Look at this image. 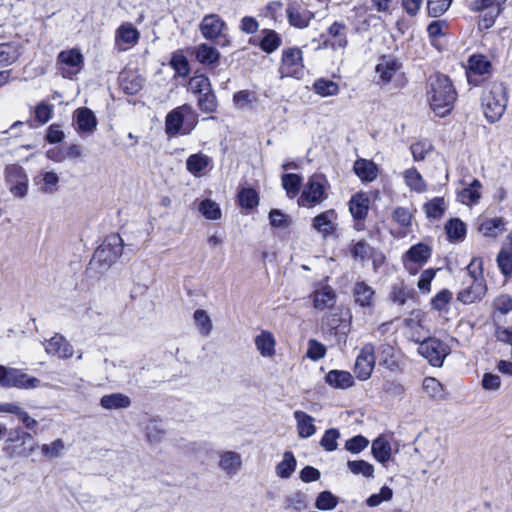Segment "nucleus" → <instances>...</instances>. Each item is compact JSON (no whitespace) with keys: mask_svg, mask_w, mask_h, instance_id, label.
Returning a JSON list of instances; mask_svg holds the SVG:
<instances>
[{"mask_svg":"<svg viewBox=\"0 0 512 512\" xmlns=\"http://www.w3.org/2000/svg\"><path fill=\"white\" fill-rule=\"evenodd\" d=\"M74 118L77 130L81 133H92L97 128V118L94 112L87 107L78 108L75 111Z\"/></svg>","mask_w":512,"mask_h":512,"instance_id":"21","label":"nucleus"},{"mask_svg":"<svg viewBox=\"0 0 512 512\" xmlns=\"http://www.w3.org/2000/svg\"><path fill=\"white\" fill-rule=\"evenodd\" d=\"M200 213L209 220H218L221 218V209L219 205L211 199H204L199 204Z\"/></svg>","mask_w":512,"mask_h":512,"instance_id":"53","label":"nucleus"},{"mask_svg":"<svg viewBox=\"0 0 512 512\" xmlns=\"http://www.w3.org/2000/svg\"><path fill=\"white\" fill-rule=\"evenodd\" d=\"M371 452L379 463H386L391 457V445L383 437H378L372 442Z\"/></svg>","mask_w":512,"mask_h":512,"instance_id":"38","label":"nucleus"},{"mask_svg":"<svg viewBox=\"0 0 512 512\" xmlns=\"http://www.w3.org/2000/svg\"><path fill=\"white\" fill-rule=\"evenodd\" d=\"M197 107L206 114H212L217 111L218 100L213 89L198 95Z\"/></svg>","mask_w":512,"mask_h":512,"instance_id":"43","label":"nucleus"},{"mask_svg":"<svg viewBox=\"0 0 512 512\" xmlns=\"http://www.w3.org/2000/svg\"><path fill=\"white\" fill-rule=\"evenodd\" d=\"M190 87L192 93L197 95H201L213 89L210 79L204 74L193 76L190 79Z\"/></svg>","mask_w":512,"mask_h":512,"instance_id":"58","label":"nucleus"},{"mask_svg":"<svg viewBox=\"0 0 512 512\" xmlns=\"http://www.w3.org/2000/svg\"><path fill=\"white\" fill-rule=\"evenodd\" d=\"M354 302L363 309L374 307L375 290L365 281H357L352 290Z\"/></svg>","mask_w":512,"mask_h":512,"instance_id":"17","label":"nucleus"},{"mask_svg":"<svg viewBox=\"0 0 512 512\" xmlns=\"http://www.w3.org/2000/svg\"><path fill=\"white\" fill-rule=\"evenodd\" d=\"M401 66V62L395 58H384L382 62L376 65L375 71L379 75L380 82L386 85L391 82L393 76Z\"/></svg>","mask_w":512,"mask_h":512,"instance_id":"26","label":"nucleus"},{"mask_svg":"<svg viewBox=\"0 0 512 512\" xmlns=\"http://www.w3.org/2000/svg\"><path fill=\"white\" fill-rule=\"evenodd\" d=\"M375 356L379 360V364L387 369L394 371L398 368V363L394 355V347L390 344L383 343L377 348L375 347Z\"/></svg>","mask_w":512,"mask_h":512,"instance_id":"29","label":"nucleus"},{"mask_svg":"<svg viewBox=\"0 0 512 512\" xmlns=\"http://www.w3.org/2000/svg\"><path fill=\"white\" fill-rule=\"evenodd\" d=\"M195 56L196 60L202 65H216L221 54L215 47L207 43H201L196 47Z\"/></svg>","mask_w":512,"mask_h":512,"instance_id":"28","label":"nucleus"},{"mask_svg":"<svg viewBox=\"0 0 512 512\" xmlns=\"http://www.w3.org/2000/svg\"><path fill=\"white\" fill-rule=\"evenodd\" d=\"M422 387L430 399L435 401H442L446 399L444 387L436 378L425 377L423 379Z\"/></svg>","mask_w":512,"mask_h":512,"instance_id":"36","label":"nucleus"},{"mask_svg":"<svg viewBox=\"0 0 512 512\" xmlns=\"http://www.w3.org/2000/svg\"><path fill=\"white\" fill-rule=\"evenodd\" d=\"M491 62L484 55H471L468 59L467 77L473 83V76H482L490 72Z\"/></svg>","mask_w":512,"mask_h":512,"instance_id":"23","label":"nucleus"},{"mask_svg":"<svg viewBox=\"0 0 512 512\" xmlns=\"http://www.w3.org/2000/svg\"><path fill=\"white\" fill-rule=\"evenodd\" d=\"M375 346L371 343L365 344L356 358L354 373L356 377L365 381L370 378L375 366Z\"/></svg>","mask_w":512,"mask_h":512,"instance_id":"9","label":"nucleus"},{"mask_svg":"<svg viewBox=\"0 0 512 512\" xmlns=\"http://www.w3.org/2000/svg\"><path fill=\"white\" fill-rule=\"evenodd\" d=\"M325 382L335 389H348L354 385V378L348 371L333 369L326 374Z\"/></svg>","mask_w":512,"mask_h":512,"instance_id":"25","label":"nucleus"},{"mask_svg":"<svg viewBox=\"0 0 512 512\" xmlns=\"http://www.w3.org/2000/svg\"><path fill=\"white\" fill-rule=\"evenodd\" d=\"M169 65L179 77H187L190 73V63L187 57L179 51L172 54Z\"/></svg>","mask_w":512,"mask_h":512,"instance_id":"45","label":"nucleus"},{"mask_svg":"<svg viewBox=\"0 0 512 512\" xmlns=\"http://www.w3.org/2000/svg\"><path fill=\"white\" fill-rule=\"evenodd\" d=\"M198 124V114L190 104H183L169 111L165 117V133L168 138L189 135Z\"/></svg>","mask_w":512,"mask_h":512,"instance_id":"2","label":"nucleus"},{"mask_svg":"<svg viewBox=\"0 0 512 512\" xmlns=\"http://www.w3.org/2000/svg\"><path fill=\"white\" fill-rule=\"evenodd\" d=\"M445 209V200L443 197H435L423 206L426 216L432 219L441 218Z\"/></svg>","mask_w":512,"mask_h":512,"instance_id":"48","label":"nucleus"},{"mask_svg":"<svg viewBox=\"0 0 512 512\" xmlns=\"http://www.w3.org/2000/svg\"><path fill=\"white\" fill-rule=\"evenodd\" d=\"M370 208V199L363 193L358 192L349 200V211L355 221H363L366 219Z\"/></svg>","mask_w":512,"mask_h":512,"instance_id":"20","label":"nucleus"},{"mask_svg":"<svg viewBox=\"0 0 512 512\" xmlns=\"http://www.w3.org/2000/svg\"><path fill=\"white\" fill-rule=\"evenodd\" d=\"M507 102V88L502 82H493L488 90L483 91L481 105L489 123H495L501 118Z\"/></svg>","mask_w":512,"mask_h":512,"instance_id":"3","label":"nucleus"},{"mask_svg":"<svg viewBox=\"0 0 512 512\" xmlns=\"http://www.w3.org/2000/svg\"><path fill=\"white\" fill-rule=\"evenodd\" d=\"M353 171L362 182H372L377 178L379 169L372 160L359 158L354 162Z\"/></svg>","mask_w":512,"mask_h":512,"instance_id":"24","label":"nucleus"},{"mask_svg":"<svg viewBox=\"0 0 512 512\" xmlns=\"http://www.w3.org/2000/svg\"><path fill=\"white\" fill-rule=\"evenodd\" d=\"M286 15L289 24L298 29L307 28L314 18V14L311 11L303 8L297 2L288 5Z\"/></svg>","mask_w":512,"mask_h":512,"instance_id":"16","label":"nucleus"},{"mask_svg":"<svg viewBox=\"0 0 512 512\" xmlns=\"http://www.w3.org/2000/svg\"><path fill=\"white\" fill-rule=\"evenodd\" d=\"M405 181L407 185L417 191L422 192L425 189V184L421 174L416 169H408L404 173Z\"/></svg>","mask_w":512,"mask_h":512,"instance_id":"64","label":"nucleus"},{"mask_svg":"<svg viewBox=\"0 0 512 512\" xmlns=\"http://www.w3.org/2000/svg\"><path fill=\"white\" fill-rule=\"evenodd\" d=\"M241 456L237 452L227 451L220 457V467L228 474H235L241 467Z\"/></svg>","mask_w":512,"mask_h":512,"instance_id":"40","label":"nucleus"},{"mask_svg":"<svg viewBox=\"0 0 512 512\" xmlns=\"http://www.w3.org/2000/svg\"><path fill=\"white\" fill-rule=\"evenodd\" d=\"M392 219L400 226L409 228L412 225L413 212L407 207L399 206L394 209Z\"/></svg>","mask_w":512,"mask_h":512,"instance_id":"62","label":"nucleus"},{"mask_svg":"<svg viewBox=\"0 0 512 512\" xmlns=\"http://www.w3.org/2000/svg\"><path fill=\"white\" fill-rule=\"evenodd\" d=\"M35 181L38 185H41V191L45 193H53L56 191L59 176L53 171L43 172L39 177L35 178Z\"/></svg>","mask_w":512,"mask_h":512,"instance_id":"49","label":"nucleus"},{"mask_svg":"<svg viewBox=\"0 0 512 512\" xmlns=\"http://www.w3.org/2000/svg\"><path fill=\"white\" fill-rule=\"evenodd\" d=\"M467 287L457 293V300L465 305L480 301L487 292V286L484 279L469 280Z\"/></svg>","mask_w":512,"mask_h":512,"instance_id":"14","label":"nucleus"},{"mask_svg":"<svg viewBox=\"0 0 512 512\" xmlns=\"http://www.w3.org/2000/svg\"><path fill=\"white\" fill-rule=\"evenodd\" d=\"M482 187L478 179H473L471 184L459 192V197L463 203L476 204L481 198L479 189Z\"/></svg>","mask_w":512,"mask_h":512,"instance_id":"47","label":"nucleus"},{"mask_svg":"<svg viewBox=\"0 0 512 512\" xmlns=\"http://www.w3.org/2000/svg\"><path fill=\"white\" fill-rule=\"evenodd\" d=\"M350 252L352 258L364 261L370 255H372L374 248H372L364 239H362L353 244Z\"/></svg>","mask_w":512,"mask_h":512,"instance_id":"63","label":"nucleus"},{"mask_svg":"<svg viewBox=\"0 0 512 512\" xmlns=\"http://www.w3.org/2000/svg\"><path fill=\"white\" fill-rule=\"evenodd\" d=\"M313 90L316 94L322 97H329L335 96L339 93V86L332 80L319 78L315 80Z\"/></svg>","mask_w":512,"mask_h":512,"instance_id":"46","label":"nucleus"},{"mask_svg":"<svg viewBox=\"0 0 512 512\" xmlns=\"http://www.w3.org/2000/svg\"><path fill=\"white\" fill-rule=\"evenodd\" d=\"M123 251V240L119 234L108 235L102 244L95 250L91 264H99L101 269L110 268Z\"/></svg>","mask_w":512,"mask_h":512,"instance_id":"5","label":"nucleus"},{"mask_svg":"<svg viewBox=\"0 0 512 512\" xmlns=\"http://www.w3.org/2000/svg\"><path fill=\"white\" fill-rule=\"evenodd\" d=\"M5 180L14 197L24 198L28 193V175L19 164H10L5 168Z\"/></svg>","mask_w":512,"mask_h":512,"instance_id":"8","label":"nucleus"},{"mask_svg":"<svg viewBox=\"0 0 512 512\" xmlns=\"http://www.w3.org/2000/svg\"><path fill=\"white\" fill-rule=\"evenodd\" d=\"M249 43L259 46L266 54H272L281 46L282 38L275 30L265 28L261 30L260 38L251 37Z\"/></svg>","mask_w":512,"mask_h":512,"instance_id":"15","label":"nucleus"},{"mask_svg":"<svg viewBox=\"0 0 512 512\" xmlns=\"http://www.w3.org/2000/svg\"><path fill=\"white\" fill-rule=\"evenodd\" d=\"M297 422V430L300 438L306 439L313 436L316 432L314 418L304 411L296 410L293 413Z\"/></svg>","mask_w":512,"mask_h":512,"instance_id":"27","label":"nucleus"},{"mask_svg":"<svg viewBox=\"0 0 512 512\" xmlns=\"http://www.w3.org/2000/svg\"><path fill=\"white\" fill-rule=\"evenodd\" d=\"M40 379L30 376L21 369L0 365V386L9 389L29 390L38 388Z\"/></svg>","mask_w":512,"mask_h":512,"instance_id":"7","label":"nucleus"},{"mask_svg":"<svg viewBox=\"0 0 512 512\" xmlns=\"http://www.w3.org/2000/svg\"><path fill=\"white\" fill-rule=\"evenodd\" d=\"M38 448L33 436L21 428L10 430L4 451L10 458L28 457Z\"/></svg>","mask_w":512,"mask_h":512,"instance_id":"6","label":"nucleus"},{"mask_svg":"<svg viewBox=\"0 0 512 512\" xmlns=\"http://www.w3.org/2000/svg\"><path fill=\"white\" fill-rule=\"evenodd\" d=\"M432 248L425 243H417L412 245L402 256L403 265L410 273H417L418 269L413 268V264L418 266L425 265L430 259Z\"/></svg>","mask_w":512,"mask_h":512,"instance_id":"10","label":"nucleus"},{"mask_svg":"<svg viewBox=\"0 0 512 512\" xmlns=\"http://www.w3.org/2000/svg\"><path fill=\"white\" fill-rule=\"evenodd\" d=\"M193 318L202 335L207 336L211 333L213 326L207 311L197 309L194 311Z\"/></svg>","mask_w":512,"mask_h":512,"instance_id":"55","label":"nucleus"},{"mask_svg":"<svg viewBox=\"0 0 512 512\" xmlns=\"http://www.w3.org/2000/svg\"><path fill=\"white\" fill-rule=\"evenodd\" d=\"M347 467L355 475H363L366 478L374 477V466L365 460H349Z\"/></svg>","mask_w":512,"mask_h":512,"instance_id":"50","label":"nucleus"},{"mask_svg":"<svg viewBox=\"0 0 512 512\" xmlns=\"http://www.w3.org/2000/svg\"><path fill=\"white\" fill-rule=\"evenodd\" d=\"M45 350L48 354L57 355L63 359L72 357L74 352L73 346L60 334H55L47 341Z\"/></svg>","mask_w":512,"mask_h":512,"instance_id":"19","label":"nucleus"},{"mask_svg":"<svg viewBox=\"0 0 512 512\" xmlns=\"http://www.w3.org/2000/svg\"><path fill=\"white\" fill-rule=\"evenodd\" d=\"M335 293L331 289H323L316 293L313 299V306L316 309L323 310L334 305Z\"/></svg>","mask_w":512,"mask_h":512,"instance_id":"54","label":"nucleus"},{"mask_svg":"<svg viewBox=\"0 0 512 512\" xmlns=\"http://www.w3.org/2000/svg\"><path fill=\"white\" fill-rule=\"evenodd\" d=\"M302 51L297 47L284 49L282 52L281 65L278 69L281 78L297 77L299 67H303Z\"/></svg>","mask_w":512,"mask_h":512,"instance_id":"12","label":"nucleus"},{"mask_svg":"<svg viewBox=\"0 0 512 512\" xmlns=\"http://www.w3.org/2000/svg\"><path fill=\"white\" fill-rule=\"evenodd\" d=\"M418 351L434 367H441L446 355L448 354L446 351V345L436 338H428L424 340L420 344Z\"/></svg>","mask_w":512,"mask_h":512,"instance_id":"11","label":"nucleus"},{"mask_svg":"<svg viewBox=\"0 0 512 512\" xmlns=\"http://www.w3.org/2000/svg\"><path fill=\"white\" fill-rule=\"evenodd\" d=\"M416 295L417 293L413 288H408L407 286L400 284L392 286L389 297L394 303L403 306L409 299H414Z\"/></svg>","mask_w":512,"mask_h":512,"instance_id":"41","label":"nucleus"},{"mask_svg":"<svg viewBox=\"0 0 512 512\" xmlns=\"http://www.w3.org/2000/svg\"><path fill=\"white\" fill-rule=\"evenodd\" d=\"M445 231L450 241H462L467 232L466 224L459 218H451L445 224Z\"/></svg>","mask_w":512,"mask_h":512,"instance_id":"37","label":"nucleus"},{"mask_svg":"<svg viewBox=\"0 0 512 512\" xmlns=\"http://www.w3.org/2000/svg\"><path fill=\"white\" fill-rule=\"evenodd\" d=\"M340 437V432L336 428H330L325 431L320 440V445L328 452L335 451L338 448L337 440Z\"/></svg>","mask_w":512,"mask_h":512,"instance_id":"60","label":"nucleus"},{"mask_svg":"<svg viewBox=\"0 0 512 512\" xmlns=\"http://www.w3.org/2000/svg\"><path fill=\"white\" fill-rule=\"evenodd\" d=\"M255 345L263 357H271L275 354V339L269 331H262L257 335Z\"/></svg>","mask_w":512,"mask_h":512,"instance_id":"34","label":"nucleus"},{"mask_svg":"<svg viewBox=\"0 0 512 512\" xmlns=\"http://www.w3.org/2000/svg\"><path fill=\"white\" fill-rule=\"evenodd\" d=\"M100 405L107 410L124 409L131 405V399L123 393H111L100 398Z\"/></svg>","mask_w":512,"mask_h":512,"instance_id":"30","label":"nucleus"},{"mask_svg":"<svg viewBox=\"0 0 512 512\" xmlns=\"http://www.w3.org/2000/svg\"><path fill=\"white\" fill-rule=\"evenodd\" d=\"M328 186L327 179L323 174H313L309 177L298 198V205L312 208L322 203L328 198L326 191Z\"/></svg>","mask_w":512,"mask_h":512,"instance_id":"4","label":"nucleus"},{"mask_svg":"<svg viewBox=\"0 0 512 512\" xmlns=\"http://www.w3.org/2000/svg\"><path fill=\"white\" fill-rule=\"evenodd\" d=\"M119 86L127 95H136L144 84L142 76L132 71H123L119 75Z\"/></svg>","mask_w":512,"mask_h":512,"instance_id":"22","label":"nucleus"},{"mask_svg":"<svg viewBox=\"0 0 512 512\" xmlns=\"http://www.w3.org/2000/svg\"><path fill=\"white\" fill-rule=\"evenodd\" d=\"M269 222L272 227L277 229H286L292 223L291 218L287 214L276 208L270 210Z\"/></svg>","mask_w":512,"mask_h":512,"instance_id":"57","label":"nucleus"},{"mask_svg":"<svg viewBox=\"0 0 512 512\" xmlns=\"http://www.w3.org/2000/svg\"><path fill=\"white\" fill-rule=\"evenodd\" d=\"M20 56L21 52L17 45L12 43L0 44V65H11L15 63Z\"/></svg>","mask_w":512,"mask_h":512,"instance_id":"44","label":"nucleus"},{"mask_svg":"<svg viewBox=\"0 0 512 512\" xmlns=\"http://www.w3.org/2000/svg\"><path fill=\"white\" fill-rule=\"evenodd\" d=\"M497 264L505 277L512 275V250L502 247L497 255Z\"/></svg>","mask_w":512,"mask_h":512,"instance_id":"52","label":"nucleus"},{"mask_svg":"<svg viewBox=\"0 0 512 512\" xmlns=\"http://www.w3.org/2000/svg\"><path fill=\"white\" fill-rule=\"evenodd\" d=\"M239 205L246 210H252L259 204V195L255 189L245 187L239 190L238 194Z\"/></svg>","mask_w":512,"mask_h":512,"instance_id":"42","label":"nucleus"},{"mask_svg":"<svg viewBox=\"0 0 512 512\" xmlns=\"http://www.w3.org/2000/svg\"><path fill=\"white\" fill-rule=\"evenodd\" d=\"M504 220L503 218L496 217L492 219H488L484 221L479 230L488 237H496L499 233L504 230Z\"/></svg>","mask_w":512,"mask_h":512,"instance_id":"51","label":"nucleus"},{"mask_svg":"<svg viewBox=\"0 0 512 512\" xmlns=\"http://www.w3.org/2000/svg\"><path fill=\"white\" fill-rule=\"evenodd\" d=\"M145 434L149 443H158L164 437L165 430L159 421L152 419L145 427Z\"/></svg>","mask_w":512,"mask_h":512,"instance_id":"56","label":"nucleus"},{"mask_svg":"<svg viewBox=\"0 0 512 512\" xmlns=\"http://www.w3.org/2000/svg\"><path fill=\"white\" fill-rule=\"evenodd\" d=\"M337 219V213L334 209H329L316 215L312 220V227L321 233L323 237L332 235L336 230L334 221Z\"/></svg>","mask_w":512,"mask_h":512,"instance_id":"18","label":"nucleus"},{"mask_svg":"<svg viewBox=\"0 0 512 512\" xmlns=\"http://www.w3.org/2000/svg\"><path fill=\"white\" fill-rule=\"evenodd\" d=\"M117 37L127 43L134 44L139 40V32L131 24L121 25L116 32Z\"/></svg>","mask_w":512,"mask_h":512,"instance_id":"61","label":"nucleus"},{"mask_svg":"<svg viewBox=\"0 0 512 512\" xmlns=\"http://www.w3.org/2000/svg\"><path fill=\"white\" fill-rule=\"evenodd\" d=\"M57 62L70 68H76V72H78L84 64V57L79 49L72 48L61 51L57 56Z\"/></svg>","mask_w":512,"mask_h":512,"instance_id":"32","label":"nucleus"},{"mask_svg":"<svg viewBox=\"0 0 512 512\" xmlns=\"http://www.w3.org/2000/svg\"><path fill=\"white\" fill-rule=\"evenodd\" d=\"M297 467V460L292 451H285L283 459L276 465L275 473L282 479H288Z\"/></svg>","mask_w":512,"mask_h":512,"instance_id":"33","label":"nucleus"},{"mask_svg":"<svg viewBox=\"0 0 512 512\" xmlns=\"http://www.w3.org/2000/svg\"><path fill=\"white\" fill-rule=\"evenodd\" d=\"M427 94L431 109L439 117L448 115L457 99V92L451 79L443 74L430 77Z\"/></svg>","mask_w":512,"mask_h":512,"instance_id":"1","label":"nucleus"},{"mask_svg":"<svg viewBox=\"0 0 512 512\" xmlns=\"http://www.w3.org/2000/svg\"><path fill=\"white\" fill-rule=\"evenodd\" d=\"M282 187L290 199L295 198L301 189L303 178L299 174L284 173L281 177Z\"/></svg>","mask_w":512,"mask_h":512,"instance_id":"35","label":"nucleus"},{"mask_svg":"<svg viewBox=\"0 0 512 512\" xmlns=\"http://www.w3.org/2000/svg\"><path fill=\"white\" fill-rule=\"evenodd\" d=\"M453 0H427L428 16L437 18L442 16L451 6Z\"/></svg>","mask_w":512,"mask_h":512,"instance_id":"59","label":"nucleus"},{"mask_svg":"<svg viewBox=\"0 0 512 512\" xmlns=\"http://www.w3.org/2000/svg\"><path fill=\"white\" fill-rule=\"evenodd\" d=\"M211 163V158L201 152L191 154L186 160V169L194 176H200Z\"/></svg>","mask_w":512,"mask_h":512,"instance_id":"31","label":"nucleus"},{"mask_svg":"<svg viewBox=\"0 0 512 512\" xmlns=\"http://www.w3.org/2000/svg\"><path fill=\"white\" fill-rule=\"evenodd\" d=\"M228 29L226 22L218 14H207L199 24V30L202 36L209 41H213L224 36Z\"/></svg>","mask_w":512,"mask_h":512,"instance_id":"13","label":"nucleus"},{"mask_svg":"<svg viewBox=\"0 0 512 512\" xmlns=\"http://www.w3.org/2000/svg\"><path fill=\"white\" fill-rule=\"evenodd\" d=\"M340 503V498L335 496L331 491L324 490L320 492L314 503V507L320 511H331Z\"/></svg>","mask_w":512,"mask_h":512,"instance_id":"39","label":"nucleus"}]
</instances>
